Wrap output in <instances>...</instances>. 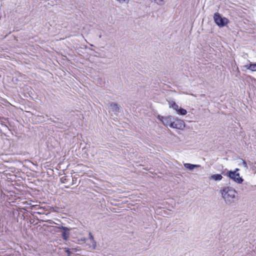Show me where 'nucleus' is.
Masks as SVG:
<instances>
[{
    "label": "nucleus",
    "instance_id": "nucleus-5",
    "mask_svg": "<svg viewBox=\"0 0 256 256\" xmlns=\"http://www.w3.org/2000/svg\"><path fill=\"white\" fill-rule=\"evenodd\" d=\"M228 176L235 182L238 184H241L243 182L244 180L240 177L239 173H236V172L229 171Z\"/></svg>",
    "mask_w": 256,
    "mask_h": 256
},
{
    "label": "nucleus",
    "instance_id": "nucleus-19",
    "mask_svg": "<svg viewBox=\"0 0 256 256\" xmlns=\"http://www.w3.org/2000/svg\"><path fill=\"white\" fill-rule=\"evenodd\" d=\"M66 252H67V254H68V256H70V254H71V252H70V251L68 249H67V250H66Z\"/></svg>",
    "mask_w": 256,
    "mask_h": 256
},
{
    "label": "nucleus",
    "instance_id": "nucleus-4",
    "mask_svg": "<svg viewBox=\"0 0 256 256\" xmlns=\"http://www.w3.org/2000/svg\"><path fill=\"white\" fill-rule=\"evenodd\" d=\"M184 127V122L182 120L174 118V120H172V128L182 130Z\"/></svg>",
    "mask_w": 256,
    "mask_h": 256
},
{
    "label": "nucleus",
    "instance_id": "nucleus-1",
    "mask_svg": "<svg viewBox=\"0 0 256 256\" xmlns=\"http://www.w3.org/2000/svg\"><path fill=\"white\" fill-rule=\"evenodd\" d=\"M220 193L226 204H232L234 202L237 192L231 187L224 186L222 188Z\"/></svg>",
    "mask_w": 256,
    "mask_h": 256
},
{
    "label": "nucleus",
    "instance_id": "nucleus-22",
    "mask_svg": "<svg viewBox=\"0 0 256 256\" xmlns=\"http://www.w3.org/2000/svg\"><path fill=\"white\" fill-rule=\"evenodd\" d=\"M249 164L250 165H253V163L251 162H249Z\"/></svg>",
    "mask_w": 256,
    "mask_h": 256
},
{
    "label": "nucleus",
    "instance_id": "nucleus-21",
    "mask_svg": "<svg viewBox=\"0 0 256 256\" xmlns=\"http://www.w3.org/2000/svg\"><path fill=\"white\" fill-rule=\"evenodd\" d=\"M102 35L101 34H100L98 36V38H102Z\"/></svg>",
    "mask_w": 256,
    "mask_h": 256
},
{
    "label": "nucleus",
    "instance_id": "nucleus-17",
    "mask_svg": "<svg viewBox=\"0 0 256 256\" xmlns=\"http://www.w3.org/2000/svg\"><path fill=\"white\" fill-rule=\"evenodd\" d=\"M252 170L254 173H256V161L254 162V165L252 166Z\"/></svg>",
    "mask_w": 256,
    "mask_h": 256
},
{
    "label": "nucleus",
    "instance_id": "nucleus-14",
    "mask_svg": "<svg viewBox=\"0 0 256 256\" xmlns=\"http://www.w3.org/2000/svg\"><path fill=\"white\" fill-rule=\"evenodd\" d=\"M116 0L120 4H124V3L128 4L130 1V0Z\"/></svg>",
    "mask_w": 256,
    "mask_h": 256
},
{
    "label": "nucleus",
    "instance_id": "nucleus-18",
    "mask_svg": "<svg viewBox=\"0 0 256 256\" xmlns=\"http://www.w3.org/2000/svg\"><path fill=\"white\" fill-rule=\"evenodd\" d=\"M89 236H90V240H94V237H93V236H92V233H91V232H90V233H89Z\"/></svg>",
    "mask_w": 256,
    "mask_h": 256
},
{
    "label": "nucleus",
    "instance_id": "nucleus-10",
    "mask_svg": "<svg viewBox=\"0 0 256 256\" xmlns=\"http://www.w3.org/2000/svg\"><path fill=\"white\" fill-rule=\"evenodd\" d=\"M169 106L170 108H172L173 109L176 110V111L178 109V105L174 102H169Z\"/></svg>",
    "mask_w": 256,
    "mask_h": 256
},
{
    "label": "nucleus",
    "instance_id": "nucleus-3",
    "mask_svg": "<svg viewBox=\"0 0 256 256\" xmlns=\"http://www.w3.org/2000/svg\"><path fill=\"white\" fill-rule=\"evenodd\" d=\"M158 118L162 124L166 126H170L172 128V120H174V118L171 116H158Z\"/></svg>",
    "mask_w": 256,
    "mask_h": 256
},
{
    "label": "nucleus",
    "instance_id": "nucleus-6",
    "mask_svg": "<svg viewBox=\"0 0 256 256\" xmlns=\"http://www.w3.org/2000/svg\"><path fill=\"white\" fill-rule=\"evenodd\" d=\"M110 110L115 114H117L120 112V106L116 103L112 102L110 104Z\"/></svg>",
    "mask_w": 256,
    "mask_h": 256
},
{
    "label": "nucleus",
    "instance_id": "nucleus-12",
    "mask_svg": "<svg viewBox=\"0 0 256 256\" xmlns=\"http://www.w3.org/2000/svg\"><path fill=\"white\" fill-rule=\"evenodd\" d=\"M177 112H178L182 115H186L187 113L186 110L185 109L182 108H178Z\"/></svg>",
    "mask_w": 256,
    "mask_h": 256
},
{
    "label": "nucleus",
    "instance_id": "nucleus-15",
    "mask_svg": "<svg viewBox=\"0 0 256 256\" xmlns=\"http://www.w3.org/2000/svg\"><path fill=\"white\" fill-rule=\"evenodd\" d=\"M156 4L160 6H162L164 4V0H159L156 2Z\"/></svg>",
    "mask_w": 256,
    "mask_h": 256
},
{
    "label": "nucleus",
    "instance_id": "nucleus-2",
    "mask_svg": "<svg viewBox=\"0 0 256 256\" xmlns=\"http://www.w3.org/2000/svg\"><path fill=\"white\" fill-rule=\"evenodd\" d=\"M214 19L216 24L220 27L226 26L228 22V20L226 18H222L218 12L214 14Z\"/></svg>",
    "mask_w": 256,
    "mask_h": 256
},
{
    "label": "nucleus",
    "instance_id": "nucleus-9",
    "mask_svg": "<svg viewBox=\"0 0 256 256\" xmlns=\"http://www.w3.org/2000/svg\"><path fill=\"white\" fill-rule=\"evenodd\" d=\"M222 176L220 174H215L211 176V178L215 180H220L222 179Z\"/></svg>",
    "mask_w": 256,
    "mask_h": 256
},
{
    "label": "nucleus",
    "instance_id": "nucleus-16",
    "mask_svg": "<svg viewBox=\"0 0 256 256\" xmlns=\"http://www.w3.org/2000/svg\"><path fill=\"white\" fill-rule=\"evenodd\" d=\"M242 165L244 166V168H246V169H248V166L246 162L244 160H242Z\"/></svg>",
    "mask_w": 256,
    "mask_h": 256
},
{
    "label": "nucleus",
    "instance_id": "nucleus-23",
    "mask_svg": "<svg viewBox=\"0 0 256 256\" xmlns=\"http://www.w3.org/2000/svg\"><path fill=\"white\" fill-rule=\"evenodd\" d=\"M154 0V2H156H156H158V0Z\"/></svg>",
    "mask_w": 256,
    "mask_h": 256
},
{
    "label": "nucleus",
    "instance_id": "nucleus-7",
    "mask_svg": "<svg viewBox=\"0 0 256 256\" xmlns=\"http://www.w3.org/2000/svg\"><path fill=\"white\" fill-rule=\"evenodd\" d=\"M184 166L185 168L188 169L190 170H192L194 168H198L200 166V165L198 164H190L186 163L184 164Z\"/></svg>",
    "mask_w": 256,
    "mask_h": 256
},
{
    "label": "nucleus",
    "instance_id": "nucleus-13",
    "mask_svg": "<svg viewBox=\"0 0 256 256\" xmlns=\"http://www.w3.org/2000/svg\"><path fill=\"white\" fill-rule=\"evenodd\" d=\"M58 228L62 230H63V232H70V229L68 228L64 227V226H63L59 227Z\"/></svg>",
    "mask_w": 256,
    "mask_h": 256
},
{
    "label": "nucleus",
    "instance_id": "nucleus-20",
    "mask_svg": "<svg viewBox=\"0 0 256 256\" xmlns=\"http://www.w3.org/2000/svg\"><path fill=\"white\" fill-rule=\"evenodd\" d=\"M239 170L238 168H236L234 172H236V173H237L236 172Z\"/></svg>",
    "mask_w": 256,
    "mask_h": 256
},
{
    "label": "nucleus",
    "instance_id": "nucleus-8",
    "mask_svg": "<svg viewBox=\"0 0 256 256\" xmlns=\"http://www.w3.org/2000/svg\"><path fill=\"white\" fill-rule=\"evenodd\" d=\"M244 67L246 68L247 69L250 70L252 71H256V64H250L249 66H244Z\"/></svg>",
    "mask_w": 256,
    "mask_h": 256
},
{
    "label": "nucleus",
    "instance_id": "nucleus-11",
    "mask_svg": "<svg viewBox=\"0 0 256 256\" xmlns=\"http://www.w3.org/2000/svg\"><path fill=\"white\" fill-rule=\"evenodd\" d=\"M70 236V232H62V236L64 240H67Z\"/></svg>",
    "mask_w": 256,
    "mask_h": 256
}]
</instances>
